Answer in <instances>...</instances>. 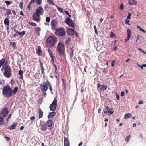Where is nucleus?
Instances as JSON below:
<instances>
[{
	"mask_svg": "<svg viewBox=\"0 0 146 146\" xmlns=\"http://www.w3.org/2000/svg\"><path fill=\"white\" fill-rule=\"evenodd\" d=\"M44 9L41 6L39 7L38 8L36 9L35 12L32 15L33 19L37 21H39L40 20V15L43 14Z\"/></svg>",
	"mask_w": 146,
	"mask_h": 146,
	"instance_id": "nucleus-1",
	"label": "nucleus"
},
{
	"mask_svg": "<svg viewBox=\"0 0 146 146\" xmlns=\"http://www.w3.org/2000/svg\"><path fill=\"white\" fill-rule=\"evenodd\" d=\"M2 93L4 96L9 97L12 95V90L8 86H6L3 88Z\"/></svg>",
	"mask_w": 146,
	"mask_h": 146,
	"instance_id": "nucleus-2",
	"label": "nucleus"
},
{
	"mask_svg": "<svg viewBox=\"0 0 146 146\" xmlns=\"http://www.w3.org/2000/svg\"><path fill=\"white\" fill-rule=\"evenodd\" d=\"M56 38L53 36L49 37L45 41L46 46L47 47L52 48L55 44Z\"/></svg>",
	"mask_w": 146,
	"mask_h": 146,
	"instance_id": "nucleus-3",
	"label": "nucleus"
},
{
	"mask_svg": "<svg viewBox=\"0 0 146 146\" xmlns=\"http://www.w3.org/2000/svg\"><path fill=\"white\" fill-rule=\"evenodd\" d=\"M57 50L60 56L64 57L65 56V47L63 44L59 43L57 45Z\"/></svg>",
	"mask_w": 146,
	"mask_h": 146,
	"instance_id": "nucleus-4",
	"label": "nucleus"
},
{
	"mask_svg": "<svg viewBox=\"0 0 146 146\" xmlns=\"http://www.w3.org/2000/svg\"><path fill=\"white\" fill-rule=\"evenodd\" d=\"M3 74L7 78H9L11 76L12 70L9 66H7L5 68L4 72Z\"/></svg>",
	"mask_w": 146,
	"mask_h": 146,
	"instance_id": "nucleus-5",
	"label": "nucleus"
},
{
	"mask_svg": "<svg viewBox=\"0 0 146 146\" xmlns=\"http://www.w3.org/2000/svg\"><path fill=\"white\" fill-rule=\"evenodd\" d=\"M55 34L58 36H62L65 35L66 31L64 29L59 28L55 30Z\"/></svg>",
	"mask_w": 146,
	"mask_h": 146,
	"instance_id": "nucleus-6",
	"label": "nucleus"
},
{
	"mask_svg": "<svg viewBox=\"0 0 146 146\" xmlns=\"http://www.w3.org/2000/svg\"><path fill=\"white\" fill-rule=\"evenodd\" d=\"M57 106V100L56 99H54L49 106L50 110L52 111H54L56 109Z\"/></svg>",
	"mask_w": 146,
	"mask_h": 146,
	"instance_id": "nucleus-7",
	"label": "nucleus"
},
{
	"mask_svg": "<svg viewBox=\"0 0 146 146\" xmlns=\"http://www.w3.org/2000/svg\"><path fill=\"white\" fill-rule=\"evenodd\" d=\"M65 23L70 27L74 28L75 26L72 20L69 17H68L65 20Z\"/></svg>",
	"mask_w": 146,
	"mask_h": 146,
	"instance_id": "nucleus-8",
	"label": "nucleus"
},
{
	"mask_svg": "<svg viewBox=\"0 0 146 146\" xmlns=\"http://www.w3.org/2000/svg\"><path fill=\"white\" fill-rule=\"evenodd\" d=\"M58 21L56 19H52L51 21V24L52 29L56 30L58 24Z\"/></svg>",
	"mask_w": 146,
	"mask_h": 146,
	"instance_id": "nucleus-9",
	"label": "nucleus"
},
{
	"mask_svg": "<svg viewBox=\"0 0 146 146\" xmlns=\"http://www.w3.org/2000/svg\"><path fill=\"white\" fill-rule=\"evenodd\" d=\"M97 84L98 90H100L101 91H104L106 90L107 88V86H105L104 84L101 85L99 83H98Z\"/></svg>",
	"mask_w": 146,
	"mask_h": 146,
	"instance_id": "nucleus-10",
	"label": "nucleus"
},
{
	"mask_svg": "<svg viewBox=\"0 0 146 146\" xmlns=\"http://www.w3.org/2000/svg\"><path fill=\"white\" fill-rule=\"evenodd\" d=\"M8 113V111L7 108H4L3 110L1 111V116L2 117H5L7 115Z\"/></svg>",
	"mask_w": 146,
	"mask_h": 146,
	"instance_id": "nucleus-11",
	"label": "nucleus"
},
{
	"mask_svg": "<svg viewBox=\"0 0 146 146\" xmlns=\"http://www.w3.org/2000/svg\"><path fill=\"white\" fill-rule=\"evenodd\" d=\"M40 90L42 91L45 92L48 89L47 84L45 82H43L42 84L40 85Z\"/></svg>",
	"mask_w": 146,
	"mask_h": 146,
	"instance_id": "nucleus-12",
	"label": "nucleus"
},
{
	"mask_svg": "<svg viewBox=\"0 0 146 146\" xmlns=\"http://www.w3.org/2000/svg\"><path fill=\"white\" fill-rule=\"evenodd\" d=\"M68 34L71 36L74 35L75 33V31L74 29L71 28H69L68 30Z\"/></svg>",
	"mask_w": 146,
	"mask_h": 146,
	"instance_id": "nucleus-13",
	"label": "nucleus"
},
{
	"mask_svg": "<svg viewBox=\"0 0 146 146\" xmlns=\"http://www.w3.org/2000/svg\"><path fill=\"white\" fill-rule=\"evenodd\" d=\"M64 146H70L69 140L67 138L65 137L64 139Z\"/></svg>",
	"mask_w": 146,
	"mask_h": 146,
	"instance_id": "nucleus-14",
	"label": "nucleus"
},
{
	"mask_svg": "<svg viewBox=\"0 0 146 146\" xmlns=\"http://www.w3.org/2000/svg\"><path fill=\"white\" fill-rule=\"evenodd\" d=\"M46 124L48 127H51L53 124L52 120L51 119L48 120L46 123Z\"/></svg>",
	"mask_w": 146,
	"mask_h": 146,
	"instance_id": "nucleus-15",
	"label": "nucleus"
},
{
	"mask_svg": "<svg viewBox=\"0 0 146 146\" xmlns=\"http://www.w3.org/2000/svg\"><path fill=\"white\" fill-rule=\"evenodd\" d=\"M127 39H125V41L127 42L128 41L130 38L131 35V31L129 29H128L127 31Z\"/></svg>",
	"mask_w": 146,
	"mask_h": 146,
	"instance_id": "nucleus-16",
	"label": "nucleus"
},
{
	"mask_svg": "<svg viewBox=\"0 0 146 146\" xmlns=\"http://www.w3.org/2000/svg\"><path fill=\"white\" fill-rule=\"evenodd\" d=\"M46 126H47L46 124V123H44L41 126V129L42 131H46L47 129V127Z\"/></svg>",
	"mask_w": 146,
	"mask_h": 146,
	"instance_id": "nucleus-17",
	"label": "nucleus"
},
{
	"mask_svg": "<svg viewBox=\"0 0 146 146\" xmlns=\"http://www.w3.org/2000/svg\"><path fill=\"white\" fill-rule=\"evenodd\" d=\"M111 110L108 107V106H106V108L104 110V114L106 115H108L109 113H110V110Z\"/></svg>",
	"mask_w": 146,
	"mask_h": 146,
	"instance_id": "nucleus-18",
	"label": "nucleus"
},
{
	"mask_svg": "<svg viewBox=\"0 0 146 146\" xmlns=\"http://www.w3.org/2000/svg\"><path fill=\"white\" fill-rule=\"evenodd\" d=\"M128 3L130 5H135L137 4V2L135 0H128Z\"/></svg>",
	"mask_w": 146,
	"mask_h": 146,
	"instance_id": "nucleus-19",
	"label": "nucleus"
},
{
	"mask_svg": "<svg viewBox=\"0 0 146 146\" xmlns=\"http://www.w3.org/2000/svg\"><path fill=\"white\" fill-rule=\"evenodd\" d=\"M55 114L56 112H50L48 116V118H52Z\"/></svg>",
	"mask_w": 146,
	"mask_h": 146,
	"instance_id": "nucleus-20",
	"label": "nucleus"
},
{
	"mask_svg": "<svg viewBox=\"0 0 146 146\" xmlns=\"http://www.w3.org/2000/svg\"><path fill=\"white\" fill-rule=\"evenodd\" d=\"M5 59L3 58L0 60V68L5 63V65H7V63L5 62Z\"/></svg>",
	"mask_w": 146,
	"mask_h": 146,
	"instance_id": "nucleus-21",
	"label": "nucleus"
},
{
	"mask_svg": "<svg viewBox=\"0 0 146 146\" xmlns=\"http://www.w3.org/2000/svg\"><path fill=\"white\" fill-rule=\"evenodd\" d=\"M39 118H42L43 116V112L40 108L38 110Z\"/></svg>",
	"mask_w": 146,
	"mask_h": 146,
	"instance_id": "nucleus-22",
	"label": "nucleus"
},
{
	"mask_svg": "<svg viewBox=\"0 0 146 146\" xmlns=\"http://www.w3.org/2000/svg\"><path fill=\"white\" fill-rule=\"evenodd\" d=\"M70 57L72 59V58L73 56L74 52V49L73 47H72L70 49Z\"/></svg>",
	"mask_w": 146,
	"mask_h": 146,
	"instance_id": "nucleus-23",
	"label": "nucleus"
},
{
	"mask_svg": "<svg viewBox=\"0 0 146 146\" xmlns=\"http://www.w3.org/2000/svg\"><path fill=\"white\" fill-rule=\"evenodd\" d=\"M4 23L5 25L8 26L9 25V19L8 18H6L4 20Z\"/></svg>",
	"mask_w": 146,
	"mask_h": 146,
	"instance_id": "nucleus-24",
	"label": "nucleus"
},
{
	"mask_svg": "<svg viewBox=\"0 0 146 146\" xmlns=\"http://www.w3.org/2000/svg\"><path fill=\"white\" fill-rule=\"evenodd\" d=\"M19 74L20 75V77H19V79H23V71L22 70H20L19 72Z\"/></svg>",
	"mask_w": 146,
	"mask_h": 146,
	"instance_id": "nucleus-25",
	"label": "nucleus"
},
{
	"mask_svg": "<svg viewBox=\"0 0 146 146\" xmlns=\"http://www.w3.org/2000/svg\"><path fill=\"white\" fill-rule=\"evenodd\" d=\"M71 39L70 38H69L65 42V44L67 47H68L69 46V44L71 42Z\"/></svg>",
	"mask_w": 146,
	"mask_h": 146,
	"instance_id": "nucleus-26",
	"label": "nucleus"
},
{
	"mask_svg": "<svg viewBox=\"0 0 146 146\" xmlns=\"http://www.w3.org/2000/svg\"><path fill=\"white\" fill-rule=\"evenodd\" d=\"M47 2L50 5H55V4L52 1V0H47Z\"/></svg>",
	"mask_w": 146,
	"mask_h": 146,
	"instance_id": "nucleus-27",
	"label": "nucleus"
},
{
	"mask_svg": "<svg viewBox=\"0 0 146 146\" xmlns=\"http://www.w3.org/2000/svg\"><path fill=\"white\" fill-rule=\"evenodd\" d=\"M25 33V32L24 31H23L22 32H19L17 35H20L21 36H23Z\"/></svg>",
	"mask_w": 146,
	"mask_h": 146,
	"instance_id": "nucleus-28",
	"label": "nucleus"
},
{
	"mask_svg": "<svg viewBox=\"0 0 146 146\" xmlns=\"http://www.w3.org/2000/svg\"><path fill=\"white\" fill-rule=\"evenodd\" d=\"M131 116V114L130 113H128L127 114H126L125 115L124 118L125 119L128 118Z\"/></svg>",
	"mask_w": 146,
	"mask_h": 146,
	"instance_id": "nucleus-29",
	"label": "nucleus"
},
{
	"mask_svg": "<svg viewBox=\"0 0 146 146\" xmlns=\"http://www.w3.org/2000/svg\"><path fill=\"white\" fill-rule=\"evenodd\" d=\"M16 126V125H15V124H14L13 125L10 126L8 128L10 130H13L15 128Z\"/></svg>",
	"mask_w": 146,
	"mask_h": 146,
	"instance_id": "nucleus-30",
	"label": "nucleus"
},
{
	"mask_svg": "<svg viewBox=\"0 0 146 146\" xmlns=\"http://www.w3.org/2000/svg\"><path fill=\"white\" fill-rule=\"evenodd\" d=\"M62 80L63 82V84L64 85V90H66V81L64 80V79H62Z\"/></svg>",
	"mask_w": 146,
	"mask_h": 146,
	"instance_id": "nucleus-31",
	"label": "nucleus"
},
{
	"mask_svg": "<svg viewBox=\"0 0 146 146\" xmlns=\"http://www.w3.org/2000/svg\"><path fill=\"white\" fill-rule=\"evenodd\" d=\"M137 28L139 29L142 32L144 33H146L145 31L139 26H137Z\"/></svg>",
	"mask_w": 146,
	"mask_h": 146,
	"instance_id": "nucleus-32",
	"label": "nucleus"
},
{
	"mask_svg": "<svg viewBox=\"0 0 146 146\" xmlns=\"http://www.w3.org/2000/svg\"><path fill=\"white\" fill-rule=\"evenodd\" d=\"M28 23L32 26H36L37 25L36 23L34 22H28Z\"/></svg>",
	"mask_w": 146,
	"mask_h": 146,
	"instance_id": "nucleus-33",
	"label": "nucleus"
},
{
	"mask_svg": "<svg viewBox=\"0 0 146 146\" xmlns=\"http://www.w3.org/2000/svg\"><path fill=\"white\" fill-rule=\"evenodd\" d=\"M18 88L17 87H15L14 88V90L13 91H12V92H13L14 94H15L17 91H18Z\"/></svg>",
	"mask_w": 146,
	"mask_h": 146,
	"instance_id": "nucleus-34",
	"label": "nucleus"
},
{
	"mask_svg": "<svg viewBox=\"0 0 146 146\" xmlns=\"http://www.w3.org/2000/svg\"><path fill=\"white\" fill-rule=\"evenodd\" d=\"M51 58V60L52 62V64H54V58H55V56H50Z\"/></svg>",
	"mask_w": 146,
	"mask_h": 146,
	"instance_id": "nucleus-35",
	"label": "nucleus"
},
{
	"mask_svg": "<svg viewBox=\"0 0 146 146\" xmlns=\"http://www.w3.org/2000/svg\"><path fill=\"white\" fill-rule=\"evenodd\" d=\"M57 9L58 11L62 13H64L63 9L60 7L57 8Z\"/></svg>",
	"mask_w": 146,
	"mask_h": 146,
	"instance_id": "nucleus-36",
	"label": "nucleus"
},
{
	"mask_svg": "<svg viewBox=\"0 0 146 146\" xmlns=\"http://www.w3.org/2000/svg\"><path fill=\"white\" fill-rule=\"evenodd\" d=\"M130 21L128 19H127V18H126L125 19V23L126 24L128 25H130V24L129 23Z\"/></svg>",
	"mask_w": 146,
	"mask_h": 146,
	"instance_id": "nucleus-37",
	"label": "nucleus"
},
{
	"mask_svg": "<svg viewBox=\"0 0 146 146\" xmlns=\"http://www.w3.org/2000/svg\"><path fill=\"white\" fill-rule=\"evenodd\" d=\"M3 118L2 117H0V125L3 124Z\"/></svg>",
	"mask_w": 146,
	"mask_h": 146,
	"instance_id": "nucleus-38",
	"label": "nucleus"
},
{
	"mask_svg": "<svg viewBox=\"0 0 146 146\" xmlns=\"http://www.w3.org/2000/svg\"><path fill=\"white\" fill-rule=\"evenodd\" d=\"M10 44L12 45V47L14 48L16 46V44L15 42H11L10 43Z\"/></svg>",
	"mask_w": 146,
	"mask_h": 146,
	"instance_id": "nucleus-39",
	"label": "nucleus"
},
{
	"mask_svg": "<svg viewBox=\"0 0 146 146\" xmlns=\"http://www.w3.org/2000/svg\"><path fill=\"white\" fill-rule=\"evenodd\" d=\"M12 13L11 11L9 9H8L6 11V14L7 15H9L11 14Z\"/></svg>",
	"mask_w": 146,
	"mask_h": 146,
	"instance_id": "nucleus-40",
	"label": "nucleus"
},
{
	"mask_svg": "<svg viewBox=\"0 0 146 146\" xmlns=\"http://www.w3.org/2000/svg\"><path fill=\"white\" fill-rule=\"evenodd\" d=\"M48 52L50 56H53L52 52L50 49L48 50Z\"/></svg>",
	"mask_w": 146,
	"mask_h": 146,
	"instance_id": "nucleus-41",
	"label": "nucleus"
},
{
	"mask_svg": "<svg viewBox=\"0 0 146 146\" xmlns=\"http://www.w3.org/2000/svg\"><path fill=\"white\" fill-rule=\"evenodd\" d=\"M36 4L38 5H40L41 3V0H36Z\"/></svg>",
	"mask_w": 146,
	"mask_h": 146,
	"instance_id": "nucleus-42",
	"label": "nucleus"
},
{
	"mask_svg": "<svg viewBox=\"0 0 146 146\" xmlns=\"http://www.w3.org/2000/svg\"><path fill=\"white\" fill-rule=\"evenodd\" d=\"M130 138V135L128 136L125 139V141H126L128 142L129 140V139Z\"/></svg>",
	"mask_w": 146,
	"mask_h": 146,
	"instance_id": "nucleus-43",
	"label": "nucleus"
},
{
	"mask_svg": "<svg viewBox=\"0 0 146 146\" xmlns=\"http://www.w3.org/2000/svg\"><path fill=\"white\" fill-rule=\"evenodd\" d=\"M5 3H6V5L7 6L11 4V2L8 1H5Z\"/></svg>",
	"mask_w": 146,
	"mask_h": 146,
	"instance_id": "nucleus-44",
	"label": "nucleus"
},
{
	"mask_svg": "<svg viewBox=\"0 0 146 146\" xmlns=\"http://www.w3.org/2000/svg\"><path fill=\"white\" fill-rule=\"evenodd\" d=\"M124 8L123 5L122 4H121L120 5L119 9L121 10H122Z\"/></svg>",
	"mask_w": 146,
	"mask_h": 146,
	"instance_id": "nucleus-45",
	"label": "nucleus"
},
{
	"mask_svg": "<svg viewBox=\"0 0 146 146\" xmlns=\"http://www.w3.org/2000/svg\"><path fill=\"white\" fill-rule=\"evenodd\" d=\"M40 65L41 68V70H44L43 63L42 62H40Z\"/></svg>",
	"mask_w": 146,
	"mask_h": 146,
	"instance_id": "nucleus-46",
	"label": "nucleus"
},
{
	"mask_svg": "<svg viewBox=\"0 0 146 146\" xmlns=\"http://www.w3.org/2000/svg\"><path fill=\"white\" fill-rule=\"evenodd\" d=\"M35 29L38 32L40 31L41 30L40 27H36Z\"/></svg>",
	"mask_w": 146,
	"mask_h": 146,
	"instance_id": "nucleus-47",
	"label": "nucleus"
},
{
	"mask_svg": "<svg viewBox=\"0 0 146 146\" xmlns=\"http://www.w3.org/2000/svg\"><path fill=\"white\" fill-rule=\"evenodd\" d=\"M50 19L49 17H47L46 18V21L47 22L49 23L50 22Z\"/></svg>",
	"mask_w": 146,
	"mask_h": 146,
	"instance_id": "nucleus-48",
	"label": "nucleus"
},
{
	"mask_svg": "<svg viewBox=\"0 0 146 146\" xmlns=\"http://www.w3.org/2000/svg\"><path fill=\"white\" fill-rule=\"evenodd\" d=\"M23 3L22 2L20 3L19 4V7L21 9H22L23 8Z\"/></svg>",
	"mask_w": 146,
	"mask_h": 146,
	"instance_id": "nucleus-49",
	"label": "nucleus"
},
{
	"mask_svg": "<svg viewBox=\"0 0 146 146\" xmlns=\"http://www.w3.org/2000/svg\"><path fill=\"white\" fill-rule=\"evenodd\" d=\"M11 116V114H10L9 115L8 118H7V119H6V120L7 122H8L9 121V120L10 119Z\"/></svg>",
	"mask_w": 146,
	"mask_h": 146,
	"instance_id": "nucleus-50",
	"label": "nucleus"
},
{
	"mask_svg": "<svg viewBox=\"0 0 146 146\" xmlns=\"http://www.w3.org/2000/svg\"><path fill=\"white\" fill-rule=\"evenodd\" d=\"M115 60H112L111 64V65L112 66V67L114 66V63H115Z\"/></svg>",
	"mask_w": 146,
	"mask_h": 146,
	"instance_id": "nucleus-51",
	"label": "nucleus"
},
{
	"mask_svg": "<svg viewBox=\"0 0 146 146\" xmlns=\"http://www.w3.org/2000/svg\"><path fill=\"white\" fill-rule=\"evenodd\" d=\"M41 52L42 51L40 49L38 50L37 51V53L38 55H40Z\"/></svg>",
	"mask_w": 146,
	"mask_h": 146,
	"instance_id": "nucleus-52",
	"label": "nucleus"
},
{
	"mask_svg": "<svg viewBox=\"0 0 146 146\" xmlns=\"http://www.w3.org/2000/svg\"><path fill=\"white\" fill-rule=\"evenodd\" d=\"M53 65H54V68H55V70H54L55 73L56 74L57 67L56 65L55 64H53Z\"/></svg>",
	"mask_w": 146,
	"mask_h": 146,
	"instance_id": "nucleus-53",
	"label": "nucleus"
},
{
	"mask_svg": "<svg viewBox=\"0 0 146 146\" xmlns=\"http://www.w3.org/2000/svg\"><path fill=\"white\" fill-rule=\"evenodd\" d=\"M31 3H29V4L27 6V8H28V10H30V7H31Z\"/></svg>",
	"mask_w": 146,
	"mask_h": 146,
	"instance_id": "nucleus-54",
	"label": "nucleus"
},
{
	"mask_svg": "<svg viewBox=\"0 0 146 146\" xmlns=\"http://www.w3.org/2000/svg\"><path fill=\"white\" fill-rule=\"evenodd\" d=\"M64 12H65V13L66 15H68L69 16V17H71V15H69V13L67 11H64Z\"/></svg>",
	"mask_w": 146,
	"mask_h": 146,
	"instance_id": "nucleus-55",
	"label": "nucleus"
},
{
	"mask_svg": "<svg viewBox=\"0 0 146 146\" xmlns=\"http://www.w3.org/2000/svg\"><path fill=\"white\" fill-rule=\"evenodd\" d=\"M131 14L130 13L128 12V15L127 17V19H130V16H131Z\"/></svg>",
	"mask_w": 146,
	"mask_h": 146,
	"instance_id": "nucleus-56",
	"label": "nucleus"
},
{
	"mask_svg": "<svg viewBox=\"0 0 146 146\" xmlns=\"http://www.w3.org/2000/svg\"><path fill=\"white\" fill-rule=\"evenodd\" d=\"M116 97L117 100H119V96L117 94H116Z\"/></svg>",
	"mask_w": 146,
	"mask_h": 146,
	"instance_id": "nucleus-57",
	"label": "nucleus"
},
{
	"mask_svg": "<svg viewBox=\"0 0 146 146\" xmlns=\"http://www.w3.org/2000/svg\"><path fill=\"white\" fill-rule=\"evenodd\" d=\"M113 113V110H110V113L108 114V115H110L111 114H112Z\"/></svg>",
	"mask_w": 146,
	"mask_h": 146,
	"instance_id": "nucleus-58",
	"label": "nucleus"
},
{
	"mask_svg": "<svg viewBox=\"0 0 146 146\" xmlns=\"http://www.w3.org/2000/svg\"><path fill=\"white\" fill-rule=\"evenodd\" d=\"M35 119L34 116L31 117L30 118V119L31 120H33Z\"/></svg>",
	"mask_w": 146,
	"mask_h": 146,
	"instance_id": "nucleus-59",
	"label": "nucleus"
},
{
	"mask_svg": "<svg viewBox=\"0 0 146 146\" xmlns=\"http://www.w3.org/2000/svg\"><path fill=\"white\" fill-rule=\"evenodd\" d=\"M110 36L111 37H114L115 36L113 32H111Z\"/></svg>",
	"mask_w": 146,
	"mask_h": 146,
	"instance_id": "nucleus-60",
	"label": "nucleus"
},
{
	"mask_svg": "<svg viewBox=\"0 0 146 146\" xmlns=\"http://www.w3.org/2000/svg\"><path fill=\"white\" fill-rule=\"evenodd\" d=\"M117 48V46H115L113 50L115 51H116V49Z\"/></svg>",
	"mask_w": 146,
	"mask_h": 146,
	"instance_id": "nucleus-61",
	"label": "nucleus"
},
{
	"mask_svg": "<svg viewBox=\"0 0 146 146\" xmlns=\"http://www.w3.org/2000/svg\"><path fill=\"white\" fill-rule=\"evenodd\" d=\"M47 85H48V86H49L50 87V86H51L50 83L48 81H47Z\"/></svg>",
	"mask_w": 146,
	"mask_h": 146,
	"instance_id": "nucleus-62",
	"label": "nucleus"
},
{
	"mask_svg": "<svg viewBox=\"0 0 146 146\" xmlns=\"http://www.w3.org/2000/svg\"><path fill=\"white\" fill-rule=\"evenodd\" d=\"M124 92L123 91H122V92H121V96L123 97L124 96Z\"/></svg>",
	"mask_w": 146,
	"mask_h": 146,
	"instance_id": "nucleus-63",
	"label": "nucleus"
},
{
	"mask_svg": "<svg viewBox=\"0 0 146 146\" xmlns=\"http://www.w3.org/2000/svg\"><path fill=\"white\" fill-rule=\"evenodd\" d=\"M5 137L6 139L7 140V141H9L10 139L9 137H7V136H5Z\"/></svg>",
	"mask_w": 146,
	"mask_h": 146,
	"instance_id": "nucleus-64",
	"label": "nucleus"
}]
</instances>
